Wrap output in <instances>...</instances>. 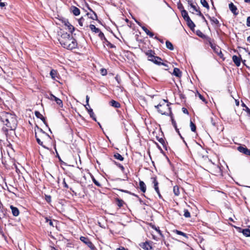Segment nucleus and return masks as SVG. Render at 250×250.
<instances>
[{
	"mask_svg": "<svg viewBox=\"0 0 250 250\" xmlns=\"http://www.w3.org/2000/svg\"><path fill=\"white\" fill-rule=\"evenodd\" d=\"M10 208L11 209L12 213L13 216L17 217L19 215L20 211L17 208L13 206V205H11L10 206Z\"/></svg>",
	"mask_w": 250,
	"mask_h": 250,
	"instance_id": "ddd939ff",
	"label": "nucleus"
},
{
	"mask_svg": "<svg viewBox=\"0 0 250 250\" xmlns=\"http://www.w3.org/2000/svg\"><path fill=\"white\" fill-rule=\"evenodd\" d=\"M93 181L96 186L98 187H101V184H100V183L96 180H95L94 178L93 179Z\"/></svg>",
	"mask_w": 250,
	"mask_h": 250,
	"instance_id": "c03bdc74",
	"label": "nucleus"
},
{
	"mask_svg": "<svg viewBox=\"0 0 250 250\" xmlns=\"http://www.w3.org/2000/svg\"><path fill=\"white\" fill-rule=\"evenodd\" d=\"M216 54H218V55L221 58H223V54L221 51V50H220L218 53H217Z\"/></svg>",
	"mask_w": 250,
	"mask_h": 250,
	"instance_id": "de8ad7c7",
	"label": "nucleus"
},
{
	"mask_svg": "<svg viewBox=\"0 0 250 250\" xmlns=\"http://www.w3.org/2000/svg\"><path fill=\"white\" fill-rule=\"evenodd\" d=\"M110 105L115 108H119L120 107V104L114 100H112L110 101Z\"/></svg>",
	"mask_w": 250,
	"mask_h": 250,
	"instance_id": "393cba45",
	"label": "nucleus"
},
{
	"mask_svg": "<svg viewBox=\"0 0 250 250\" xmlns=\"http://www.w3.org/2000/svg\"><path fill=\"white\" fill-rule=\"evenodd\" d=\"M245 2L249 3L250 2V0H244Z\"/></svg>",
	"mask_w": 250,
	"mask_h": 250,
	"instance_id": "69168bd1",
	"label": "nucleus"
},
{
	"mask_svg": "<svg viewBox=\"0 0 250 250\" xmlns=\"http://www.w3.org/2000/svg\"><path fill=\"white\" fill-rule=\"evenodd\" d=\"M55 101L56 102L57 104H58L60 107H62L63 104L62 101L59 98H57L55 99Z\"/></svg>",
	"mask_w": 250,
	"mask_h": 250,
	"instance_id": "4c0bfd02",
	"label": "nucleus"
},
{
	"mask_svg": "<svg viewBox=\"0 0 250 250\" xmlns=\"http://www.w3.org/2000/svg\"><path fill=\"white\" fill-rule=\"evenodd\" d=\"M154 189H155V191H156V192L157 193L158 195H159V197L161 198V195L160 193L159 188L158 187H156V188H154Z\"/></svg>",
	"mask_w": 250,
	"mask_h": 250,
	"instance_id": "a18cd8bd",
	"label": "nucleus"
},
{
	"mask_svg": "<svg viewBox=\"0 0 250 250\" xmlns=\"http://www.w3.org/2000/svg\"><path fill=\"white\" fill-rule=\"evenodd\" d=\"M190 126L192 131L195 132L196 131V127L195 124L192 122L190 121Z\"/></svg>",
	"mask_w": 250,
	"mask_h": 250,
	"instance_id": "e433bc0d",
	"label": "nucleus"
},
{
	"mask_svg": "<svg viewBox=\"0 0 250 250\" xmlns=\"http://www.w3.org/2000/svg\"><path fill=\"white\" fill-rule=\"evenodd\" d=\"M155 107L157 108L158 111L162 115H168L171 114L170 107L167 100H163L159 104L155 105Z\"/></svg>",
	"mask_w": 250,
	"mask_h": 250,
	"instance_id": "20e7f679",
	"label": "nucleus"
},
{
	"mask_svg": "<svg viewBox=\"0 0 250 250\" xmlns=\"http://www.w3.org/2000/svg\"><path fill=\"white\" fill-rule=\"evenodd\" d=\"M139 187H140V189L143 192L145 193L146 191V186L143 181H140Z\"/></svg>",
	"mask_w": 250,
	"mask_h": 250,
	"instance_id": "4be33fe9",
	"label": "nucleus"
},
{
	"mask_svg": "<svg viewBox=\"0 0 250 250\" xmlns=\"http://www.w3.org/2000/svg\"><path fill=\"white\" fill-rule=\"evenodd\" d=\"M237 150L245 155L250 156V149H249L246 146H239L237 147Z\"/></svg>",
	"mask_w": 250,
	"mask_h": 250,
	"instance_id": "423d86ee",
	"label": "nucleus"
},
{
	"mask_svg": "<svg viewBox=\"0 0 250 250\" xmlns=\"http://www.w3.org/2000/svg\"><path fill=\"white\" fill-rule=\"evenodd\" d=\"M80 239L82 242L86 245L91 250H96V247L87 237L81 236Z\"/></svg>",
	"mask_w": 250,
	"mask_h": 250,
	"instance_id": "39448f33",
	"label": "nucleus"
},
{
	"mask_svg": "<svg viewBox=\"0 0 250 250\" xmlns=\"http://www.w3.org/2000/svg\"><path fill=\"white\" fill-rule=\"evenodd\" d=\"M209 44L211 48L216 53H218L221 50L218 46H217L215 44L212 43L211 42H209Z\"/></svg>",
	"mask_w": 250,
	"mask_h": 250,
	"instance_id": "b1692460",
	"label": "nucleus"
},
{
	"mask_svg": "<svg viewBox=\"0 0 250 250\" xmlns=\"http://www.w3.org/2000/svg\"><path fill=\"white\" fill-rule=\"evenodd\" d=\"M62 23L65 26V29L68 30L70 32L72 33L75 30L74 26L72 25L67 20H64Z\"/></svg>",
	"mask_w": 250,
	"mask_h": 250,
	"instance_id": "0eeeda50",
	"label": "nucleus"
},
{
	"mask_svg": "<svg viewBox=\"0 0 250 250\" xmlns=\"http://www.w3.org/2000/svg\"><path fill=\"white\" fill-rule=\"evenodd\" d=\"M0 119L7 127L11 129L16 127L17 121L14 115L7 112H3L1 114Z\"/></svg>",
	"mask_w": 250,
	"mask_h": 250,
	"instance_id": "7ed1b4c3",
	"label": "nucleus"
},
{
	"mask_svg": "<svg viewBox=\"0 0 250 250\" xmlns=\"http://www.w3.org/2000/svg\"><path fill=\"white\" fill-rule=\"evenodd\" d=\"M200 2L204 7H206L207 9L209 8V5L208 2H207L206 0H201Z\"/></svg>",
	"mask_w": 250,
	"mask_h": 250,
	"instance_id": "f704fd0d",
	"label": "nucleus"
},
{
	"mask_svg": "<svg viewBox=\"0 0 250 250\" xmlns=\"http://www.w3.org/2000/svg\"><path fill=\"white\" fill-rule=\"evenodd\" d=\"M89 97L88 95L86 96V103L87 106H89Z\"/></svg>",
	"mask_w": 250,
	"mask_h": 250,
	"instance_id": "603ef678",
	"label": "nucleus"
},
{
	"mask_svg": "<svg viewBox=\"0 0 250 250\" xmlns=\"http://www.w3.org/2000/svg\"><path fill=\"white\" fill-rule=\"evenodd\" d=\"M167 47L170 50L174 49L172 44L169 41H167L166 42Z\"/></svg>",
	"mask_w": 250,
	"mask_h": 250,
	"instance_id": "473e14b6",
	"label": "nucleus"
},
{
	"mask_svg": "<svg viewBox=\"0 0 250 250\" xmlns=\"http://www.w3.org/2000/svg\"><path fill=\"white\" fill-rule=\"evenodd\" d=\"M140 247L143 249L145 250H152V246H151L150 244L147 242L146 241L144 243H142L140 244Z\"/></svg>",
	"mask_w": 250,
	"mask_h": 250,
	"instance_id": "9d476101",
	"label": "nucleus"
},
{
	"mask_svg": "<svg viewBox=\"0 0 250 250\" xmlns=\"http://www.w3.org/2000/svg\"><path fill=\"white\" fill-rule=\"evenodd\" d=\"M198 13V15L201 17L203 19H205V17L204 16V15L202 14V13L200 12V10H198V11L197 12Z\"/></svg>",
	"mask_w": 250,
	"mask_h": 250,
	"instance_id": "8fccbe9b",
	"label": "nucleus"
},
{
	"mask_svg": "<svg viewBox=\"0 0 250 250\" xmlns=\"http://www.w3.org/2000/svg\"><path fill=\"white\" fill-rule=\"evenodd\" d=\"M188 4L190 5V7L192 9V13L194 11L197 12L198 11V9H197L196 5L193 4L190 0H188Z\"/></svg>",
	"mask_w": 250,
	"mask_h": 250,
	"instance_id": "cd10ccee",
	"label": "nucleus"
},
{
	"mask_svg": "<svg viewBox=\"0 0 250 250\" xmlns=\"http://www.w3.org/2000/svg\"><path fill=\"white\" fill-rule=\"evenodd\" d=\"M138 25L140 26L142 28V29L145 32V33L147 35L149 36L150 37L153 38L154 36V34L150 32L149 30H148L146 27L144 26H142L139 22H137Z\"/></svg>",
	"mask_w": 250,
	"mask_h": 250,
	"instance_id": "f8f14e48",
	"label": "nucleus"
},
{
	"mask_svg": "<svg viewBox=\"0 0 250 250\" xmlns=\"http://www.w3.org/2000/svg\"><path fill=\"white\" fill-rule=\"evenodd\" d=\"M183 111L184 113H188V111L187 109L185 108H183Z\"/></svg>",
	"mask_w": 250,
	"mask_h": 250,
	"instance_id": "e2e57ef3",
	"label": "nucleus"
},
{
	"mask_svg": "<svg viewBox=\"0 0 250 250\" xmlns=\"http://www.w3.org/2000/svg\"><path fill=\"white\" fill-rule=\"evenodd\" d=\"M116 250H128L126 249H125L124 247H120L116 249Z\"/></svg>",
	"mask_w": 250,
	"mask_h": 250,
	"instance_id": "13d9d810",
	"label": "nucleus"
},
{
	"mask_svg": "<svg viewBox=\"0 0 250 250\" xmlns=\"http://www.w3.org/2000/svg\"><path fill=\"white\" fill-rule=\"evenodd\" d=\"M229 10L231 11V12L234 15H237L238 14V12L237 11V8L235 5L232 2L229 3Z\"/></svg>",
	"mask_w": 250,
	"mask_h": 250,
	"instance_id": "9b49d317",
	"label": "nucleus"
},
{
	"mask_svg": "<svg viewBox=\"0 0 250 250\" xmlns=\"http://www.w3.org/2000/svg\"><path fill=\"white\" fill-rule=\"evenodd\" d=\"M117 166L121 169L122 171L124 172L125 169L124 167L120 164H118Z\"/></svg>",
	"mask_w": 250,
	"mask_h": 250,
	"instance_id": "864d4df0",
	"label": "nucleus"
},
{
	"mask_svg": "<svg viewBox=\"0 0 250 250\" xmlns=\"http://www.w3.org/2000/svg\"><path fill=\"white\" fill-rule=\"evenodd\" d=\"M198 96H199V97L200 98V99L203 101L204 100V98L203 97V96L202 95H201L200 93H198Z\"/></svg>",
	"mask_w": 250,
	"mask_h": 250,
	"instance_id": "bf43d9fd",
	"label": "nucleus"
},
{
	"mask_svg": "<svg viewBox=\"0 0 250 250\" xmlns=\"http://www.w3.org/2000/svg\"><path fill=\"white\" fill-rule=\"evenodd\" d=\"M172 124L173 125H174V126L175 127V128L177 131V132L179 134V135L180 136L181 138H182L180 133V132L179 131V129L177 128V126H176V123L175 122H174L173 120H172Z\"/></svg>",
	"mask_w": 250,
	"mask_h": 250,
	"instance_id": "a19ab883",
	"label": "nucleus"
},
{
	"mask_svg": "<svg viewBox=\"0 0 250 250\" xmlns=\"http://www.w3.org/2000/svg\"><path fill=\"white\" fill-rule=\"evenodd\" d=\"M35 137L37 142L40 145L48 149L47 146L51 142V138L48 134L40 128L38 132H36Z\"/></svg>",
	"mask_w": 250,
	"mask_h": 250,
	"instance_id": "f03ea898",
	"label": "nucleus"
},
{
	"mask_svg": "<svg viewBox=\"0 0 250 250\" xmlns=\"http://www.w3.org/2000/svg\"><path fill=\"white\" fill-rule=\"evenodd\" d=\"M211 21L213 22L215 24H218L219 23V21H218L217 19H216V18H212L211 19Z\"/></svg>",
	"mask_w": 250,
	"mask_h": 250,
	"instance_id": "49530a36",
	"label": "nucleus"
},
{
	"mask_svg": "<svg viewBox=\"0 0 250 250\" xmlns=\"http://www.w3.org/2000/svg\"><path fill=\"white\" fill-rule=\"evenodd\" d=\"M71 10L73 14L75 16H78L80 14V9L75 6H72L71 7Z\"/></svg>",
	"mask_w": 250,
	"mask_h": 250,
	"instance_id": "5701e85b",
	"label": "nucleus"
},
{
	"mask_svg": "<svg viewBox=\"0 0 250 250\" xmlns=\"http://www.w3.org/2000/svg\"><path fill=\"white\" fill-rule=\"evenodd\" d=\"M114 157L117 160L120 161H123L124 157L119 153H116L114 155Z\"/></svg>",
	"mask_w": 250,
	"mask_h": 250,
	"instance_id": "72a5a7b5",
	"label": "nucleus"
},
{
	"mask_svg": "<svg viewBox=\"0 0 250 250\" xmlns=\"http://www.w3.org/2000/svg\"><path fill=\"white\" fill-rule=\"evenodd\" d=\"M45 222L48 223L50 226H52L53 227H54L53 222L51 219H50L48 217H45Z\"/></svg>",
	"mask_w": 250,
	"mask_h": 250,
	"instance_id": "c9c22d12",
	"label": "nucleus"
},
{
	"mask_svg": "<svg viewBox=\"0 0 250 250\" xmlns=\"http://www.w3.org/2000/svg\"><path fill=\"white\" fill-rule=\"evenodd\" d=\"M89 27H90V29L91 30V31H92L93 32H94L96 33H98L100 32V29L99 28L96 27V26L93 24H90L89 25Z\"/></svg>",
	"mask_w": 250,
	"mask_h": 250,
	"instance_id": "c85d7f7f",
	"label": "nucleus"
},
{
	"mask_svg": "<svg viewBox=\"0 0 250 250\" xmlns=\"http://www.w3.org/2000/svg\"><path fill=\"white\" fill-rule=\"evenodd\" d=\"M89 9L92 12V14H91L90 13H87L86 14V15H87L86 19H88V18H90L93 20H97L98 19V17H97L96 14L93 11H92L91 9Z\"/></svg>",
	"mask_w": 250,
	"mask_h": 250,
	"instance_id": "dca6fc26",
	"label": "nucleus"
},
{
	"mask_svg": "<svg viewBox=\"0 0 250 250\" xmlns=\"http://www.w3.org/2000/svg\"><path fill=\"white\" fill-rule=\"evenodd\" d=\"M87 111L90 116L94 121H96V118L95 115L92 109L89 108V109H87Z\"/></svg>",
	"mask_w": 250,
	"mask_h": 250,
	"instance_id": "bb28decb",
	"label": "nucleus"
},
{
	"mask_svg": "<svg viewBox=\"0 0 250 250\" xmlns=\"http://www.w3.org/2000/svg\"><path fill=\"white\" fill-rule=\"evenodd\" d=\"M118 205L119 207H121L123 205V201L122 200H119Z\"/></svg>",
	"mask_w": 250,
	"mask_h": 250,
	"instance_id": "5fc2aeb1",
	"label": "nucleus"
},
{
	"mask_svg": "<svg viewBox=\"0 0 250 250\" xmlns=\"http://www.w3.org/2000/svg\"><path fill=\"white\" fill-rule=\"evenodd\" d=\"M154 38H155V39H157V40H159V41L161 43H164L163 41V40H160V39H159L157 37H156H156H154Z\"/></svg>",
	"mask_w": 250,
	"mask_h": 250,
	"instance_id": "680f3d73",
	"label": "nucleus"
},
{
	"mask_svg": "<svg viewBox=\"0 0 250 250\" xmlns=\"http://www.w3.org/2000/svg\"><path fill=\"white\" fill-rule=\"evenodd\" d=\"M121 190V191H123V192H128V191H126V190H122H122Z\"/></svg>",
	"mask_w": 250,
	"mask_h": 250,
	"instance_id": "774afa93",
	"label": "nucleus"
},
{
	"mask_svg": "<svg viewBox=\"0 0 250 250\" xmlns=\"http://www.w3.org/2000/svg\"><path fill=\"white\" fill-rule=\"evenodd\" d=\"M162 61V59L161 58H160V57H155V59L153 60V61H152V62H153L154 63L156 64H158V65H163L164 66H167V65L164 63H163V62H161V61Z\"/></svg>",
	"mask_w": 250,
	"mask_h": 250,
	"instance_id": "a211bd4d",
	"label": "nucleus"
},
{
	"mask_svg": "<svg viewBox=\"0 0 250 250\" xmlns=\"http://www.w3.org/2000/svg\"><path fill=\"white\" fill-rule=\"evenodd\" d=\"M5 5V3H4V2H2L0 1V6L1 7H4Z\"/></svg>",
	"mask_w": 250,
	"mask_h": 250,
	"instance_id": "052dcab7",
	"label": "nucleus"
},
{
	"mask_svg": "<svg viewBox=\"0 0 250 250\" xmlns=\"http://www.w3.org/2000/svg\"><path fill=\"white\" fill-rule=\"evenodd\" d=\"M59 41L62 46L67 49L72 50L77 46L76 40L67 33H62L59 39Z\"/></svg>",
	"mask_w": 250,
	"mask_h": 250,
	"instance_id": "f257e3e1",
	"label": "nucleus"
},
{
	"mask_svg": "<svg viewBox=\"0 0 250 250\" xmlns=\"http://www.w3.org/2000/svg\"><path fill=\"white\" fill-rule=\"evenodd\" d=\"M153 183L154 184V188L158 187V182L156 178H153Z\"/></svg>",
	"mask_w": 250,
	"mask_h": 250,
	"instance_id": "79ce46f5",
	"label": "nucleus"
},
{
	"mask_svg": "<svg viewBox=\"0 0 250 250\" xmlns=\"http://www.w3.org/2000/svg\"><path fill=\"white\" fill-rule=\"evenodd\" d=\"M175 232L177 234H179V235H182L185 237H187V235L186 233H184L183 232H182L181 231H179V230H176L175 231Z\"/></svg>",
	"mask_w": 250,
	"mask_h": 250,
	"instance_id": "ea45409f",
	"label": "nucleus"
},
{
	"mask_svg": "<svg viewBox=\"0 0 250 250\" xmlns=\"http://www.w3.org/2000/svg\"><path fill=\"white\" fill-rule=\"evenodd\" d=\"M45 96L46 98H47L51 101H55V99L57 98V97L55 96L52 93H49V94H46Z\"/></svg>",
	"mask_w": 250,
	"mask_h": 250,
	"instance_id": "c756f323",
	"label": "nucleus"
},
{
	"mask_svg": "<svg viewBox=\"0 0 250 250\" xmlns=\"http://www.w3.org/2000/svg\"><path fill=\"white\" fill-rule=\"evenodd\" d=\"M84 106H85V108L86 109V110H87V109H89V108H88V106H87V105L86 104V105H84Z\"/></svg>",
	"mask_w": 250,
	"mask_h": 250,
	"instance_id": "338daca9",
	"label": "nucleus"
},
{
	"mask_svg": "<svg viewBox=\"0 0 250 250\" xmlns=\"http://www.w3.org/2000/svg\"><path fill=\"white\" fill-rule=\"evenodd\" d=\"M50 75L52 79L56 80L59 78V75L57 71L54 69H52L50 72Z\"/></svg>",
	"mask_w": 250,
	"mask_h": 250,
	"instance_id": "f3484780",
	"label": "nucleus"
},
{
	"mask_svg": "<svg viewBox=\"0 0 250 250\" xmlns=\"http://www.w3.org/2000/svg\"><path fill=\"white\" fill-rule=\"evenodd\" d=\"M101 73L103 75H105L106 74V70L105 69H102Z\"/></svg>",
	"mask_w": 250,
	"mask_h": 250,
	"instance_id": "6e6d98bb",
	"label": "nucleus"
},
{
	"mask_svg": "<svg viewBox=\"0 0 250 250\" xmlns=\"http://www.w3.org/2000/svg\"><path fill=\"white\" fill-rule=\"evenodd\" d=\"M243 234L247 237L250 236V229H244L242 230Z\"/></svg>",
	"mask_w": 250,
	"mask_h": 250,
	"instance_id": "2f4dec72",
	"label": "nucleus"
},
{
	"mask_svg": "<svg viewBox=\"0 0 250 250\" xmlns=\"http://www.w3.org/2000/svg\"><path fill=\"white\" fill-rule=\"evenodd\" d=\"M36 116L38 118L42 120L44 124L47 126V124L45 122V118L43 116V115L41 114L39 111H35V112Z\"/></svg>",
	"mask_w": 250,
	"mask_h": 250,
	"instance_id": "aec40b11",
	"label": "nucleus"
},
{
	"mask_svg": "<svg viewBox=\"0 0 250 250\" xmlns=\"http://www.w3.org/2000/svg\"><path fill=\"white\" fill-rule=\"evenodd\" d=\"M63 186L66 188H68V185L66 184V183L65 182V179H64L63 180Z\"/></svg>",
	"mask_w": 250,
	"mask_h": 250,
	"instance_id": "3c124183",
	"label": "nucleus"
},
{
	"mask_svg": "<svg viewBox=\"0 0 250 250\" xmlns=\"http://www.w3.org/2000/svg\"><path fill=\"white\" fill-rule=\"evenodd\" d=\"M247 25L250 26V17H248L247 19Z\"/></svg>",
	"mask_w": 250,
	"mask_h": 250,
	"instance_id": "09e8293b",
	"label": "nucleus"
},
{
	"mask_svg": "<svg viewBox=\"0 0 250 250\" xmlns=\"http://www.w3.org/2000/svg\"><path fill=\"white\" fill-rule=\"evenodd\" d=\"M181 14L185 21L190 18L188 15V12L185 10H182L181 11Z\"/></svg>",
	"mask_w": 250,
	"mask_h": 250,
	"instance_id": "a878e982",
	"label": "nucleus"
},
{
	"mask_svg": "<svg viewBox=\"0 0 250 250\" xmlns=\"http://www.w3.org/2000/svg\"><path fill=\"white\" fill-rule=\"evenodd\" d=\"M232 61L237 66H239L241 64V58L234 55L232 57Z\"/></svg>",
	"mask_w": 250,
	"mask_h": 250,
	"instance_id": "4468645a",
	"label": "nucleus"
},
{
	"mask_svg": "<svg viewBox=\"0 0 250 250\" xmlns=\"http://www.w3.org/2000/svg\"><path fill=\"white\" fill-rule=\"evenodd\" d=\"M154 53L151 50H149L146 52V55L147 56L148 60L150 61H153V60L155 59L156 56L154 55Z\"/></svg>",
	"mask_w": 250,
	"mask_h": 250,
	"instance_id": "2eb2a0df",
	"label": "nucleus"
},
{
	"mask_svg": "<svg viewBox=\"0 0 250 250\" xmlns=\"http://www.w3.org/2000/svg\"><path fill=\"white\" fill-rule=\"evenodd\" d=\"M173 192L176 196H178L180 194L179 188L177 186L173 187Z\"/></svg>",
	"mask_w": 250,
	"mask_h": 250,
	"instance_id": "7c9ffc66",
	"label": "nucleus"
},
{
	"mask_svg": "<svg viewBox=\"0 0 250 250\" xmlns=\"http://www.w3.org/2000/svg\"><path fill=\"white\" fill-rule=\"evenodd\" d=\"M154 228L158 232V233H159L160 235H162L161 231L159 228H157L156 227H154Z\"/></svg>",
	"mask_w": 250,
	"mask_h": 250,
	"instance_id": "4d7b16f0",
	"label": "nucleus"
},
{
	"mask_svg": "<svg viewBox=\"0 0 250 250\" xmlns=\"http://www.w3.org/2000/svg\"><path fill=\"white\" fill-rule=\"evenodd\" d=\"M247 41L250 43V36L248 37Z\"/></svg>",
	"mask_w": 250,
	"mask_h": 250,
	"instance_id": "0e129e2a",
	"label": "nucleus"
},
{
	"mask_svg": "<svg viewBox=\"0 0 250 250\" xmlns=\"http://www.w3.org/2000/svg\"><path fill=\"white\" fill-rule=\"evenodd\" d=\"M173 75L176 76L177 77L180 78L182 76L181 71L179 69L175 68L173 70Z\"/></svg>",
	"mask_w": 250,
	"mask_h": 250,
	"instance_id": "412c9836",
	"label": "nucleus"
},
{
	"mask_svg": "<svg viewBox=\"0 0 250 250\" xmlns=\"http://www.w3.org/2000/svg\"><path fill=\"white\" fill-rule=\"evenodd\" d=\"M184 216L185 217L189 218L190 217V212L187 209H184Z\"/></svg>",
	"mask_w": 250,
	"mask_h": 250,
	"instance_id": "58836bf2",
	"label": "nucleus"
},
{
	"mask_svg": "<svg viewBox=\"0 0 250 250\" xmlns=\"http://www.w3.org/2000/svg\"><path fill=\"white\" fill-rule=\"evenodd\" d=\"M87 20V19L86 18V17H81L80 19L78 20V23L81 26H86L88 27V23L86 21Z\"/></svg>",
	"mask_w": 250,
	"mask_h": 250,
	"instance_id": "1a4fd4ad",
	"label": "nucleus"
},
{
	"mask_svg": "<svg viewBox=\"0 0 250 250\" xmlns=\"http://www.w3.org/2000/svg\"><path fill=\"white\" fill-rule=\"evenodd\" d=\"M99 36L101 39H102L103 38H104L105 39L104 33H102L100 30V32H99Z\"/></svg>",
	"mask_w": 250,
	"mask_h": 250,
	"instance_id": "37998d69",
	"label": "nucleus"
},
{
	"mask_svg": "<svg viewBox=\"0 0 250 250\" xmlns=\"http://www.w3.org/2000/svg\"><path fill=\"white\" fill-rule=\"evenodd\" d=\"M212 173L214 175L221 174L222 170L218 166L214 165L211 168Z\"/></svg>",
	"mask_w": 250,
	"mask_h": 250,
	"instance_id": "6e6552de",
	"label": "nucleus"
},
{
	"mask_svg": "<svg viewBox=\"0 0 250 250\" xmlns=\"http://www.w3.org/2000/svg\"><path fill=\"white\" fill-rule=\"evenodd\" d=\"M186 21L188 26L190 28L191 30H193L195 26V25L193 22L190 18L186 20Z\"/></svg>",
	"mask_w": 250,
	"mask_h": 250,
	"instance_id": "6ab92c4d",
	"label": "nucleus"
}]
</instances>
